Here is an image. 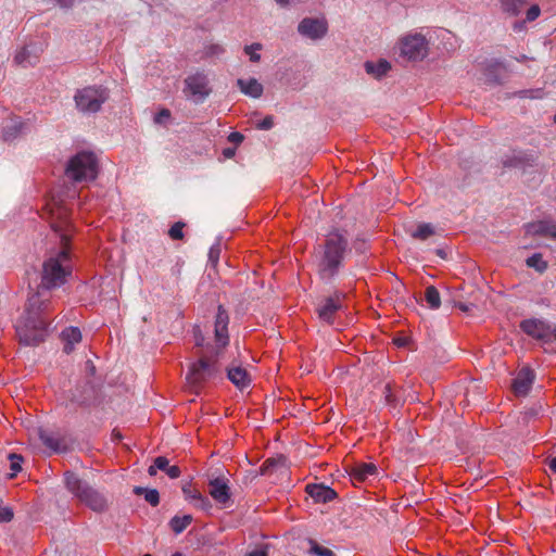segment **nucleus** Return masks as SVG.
<instances>
[{"mask_svg":"<svg viewBox=\"0 0 556 556\" xmlns=\"http://www.w3.org/2000/svg\"><path fill=\"white\" fill-rule=\"evenodd\" d=\"M71 225L66 220L52 223L62 249L42 264L41 282L36 292L29 294L21 317L15 323V331L21 344L34 346L42 342L47 334V314L51 307L52 289L60 288L71 275L67 243L71 239Z\"/></svg>","mask_w":556,"mask_h":556,"instance_id":"1","label":"nucleus"},{"mask_svg":"<svg viewBox=\"0 0 556 556\" xmlns=\"http://www.w3.org/2000/svg\"><path fill=\"white\" fill-rule=\"evenodd\" d=\"M348 251V239L339 230L329 232L317 260V274L325 283H332L339 276Z\"/></svg>","mask_w":556,"mask_h":556,"instance_id":"2","label":"nucleus"},{"mask_svg":"<svg viewBox=\"0 0 556 556\" xmlns=\"http://www.w3.org/2000/svg\"><path fill=\"white\" fill-rule=\"evenodd\" d=\"M99 162L94 153L81 151L73 155L66 164L65 175L73 182H88L97 178Z\"/></svg>","mask_w":556,"mask_h":556,"instance_id":"3","label":"nucleus"},{"mask_svg":"<svg viewBox=\"0 0 556 556\" xmlns=\"http://www.w3.org/2000/svg\"><path fill=\"white\" fill-rule=\"evenodd\" d=\"M64 482L66 489L92 510L102 511L106 508V498L93 490L86 481L79 479L76 473L65 472Z\"/></svg>","mask_w":556,"mask_h":556,"instance_id":"4","label":"nucleus"},{"mask_svg":"<svg viewBox=\"0 0 556 556\" xmlns=\"http://www.w3.org/2000/svg\"><path fill=\"white\" fill-rule=\"evenodd\" d=\"M109 90L99 85L77 89L74 94L76 110L84 115L98 113L108 101Z\"/></svg>","mask_w":556,"mask_h":556,"instance_id":"5","label":"nucleus"},{"mask_svg":"<svg viewBox=\"0 0 556 556\" xmlns=\"http://www.w3.org/2000/svg\"><path fill=\"white\" fill-rule=\"evenodd\" d=\"M99 394L98 384L92 379H84L71 393L70 405L88 407L92 405Z\"/></svg>","mask_w":556,"mask_h":556,"instance_id":"6","label":"nucleus"},{"mask_svg":"<svg viewBox=\"0 0 556 556\" xmlns=\"http://www.w3.org/2000/svg\"><path fill=\"white\" fill-rule=\"evenodd\" d=\"M428 53V43L422 35L415 34L404 37L401 41V54L408 60L424 59Z\"/></svg>","mask_w":556,"mask_h":556,"instance_id":"7","label":"nucleus"},{"mask_svg":"<svg viewBox=\"0 0 556 556\" xmlns=\"http://www.w3.org/2000/svg\"><path fill=\"white\" fill-rule=\"evenodd\" d=\"M218 371L216 361L201 358L190 367L187 374V380L192 386H199L216 376Z\"/></svg>","mask_w":556,"mask_h":556,"instance_id":"8","label":"nucleus"},{"mask_svg":"<svg viewBox=\"0 0 556 556\" xmlns=\"http://www.w3.org/2000/svg\"><path fill=\"white\" fill-rule=\"evenodd\" d=\"M185 93L191 98L195 103L203 102L210 94L208 79L206 75L197 73L188 76L185 80Z\"/></svg>","mask_w":556,"mask_h":556,"instance_id":"9","label":"nucleus"},{"mask_svg":"<svg viewBox=\"0 0 556 556\" xmlns=\"http://www.w3.org/2000/svg\"><path fill=\"white\" fill-rule=\"evenodd\" d=\"M228 324L229 316L227 311L219 305L217 308V313L215 316L214 323V336L216 342V351L215 356L219 355V351L224 349L229 343V334H228Z\"/></svg>","mask_w":556,"mask_h":556,"instance_id":"10","label":"nucleus"},{"mask_svg":"<svg viewBox=\"0 0 556 556\" xmlns=\"http://www.w3.org/2000/svg\"><path fill=\"white\" fill-rule=\"evenodd\" d=\"M208 493L212 498L224 508L232 504L228 479L225 477L210 479Z\"/></svg>","mask_w":556,"mask_h":556,"instance_id":"11","label":"nucleus"},{"mask_svg":"<svg viewBox=\"0 0 556 556\" xmlns=\"http://www.w3.org/2000/svg\"><path fill=\"white\" fill-rule=\"evenodd\" d=\"M342 298L343 294L337 291L332 296L324 299L316 308L318 318L327 324H332L336 314L342 308Z\"/></svg>","mask_w":556,"mask_h":556,"instance_id":"12","label":"nucleus"},{"mask_svg":"<svg viewBox=\"0 0 556 556\" xmlns=\"http://www.w3.org/2000/svg\"><path fill=\"white\" fill-rule=\"evenodd\" d=\"M520 328L528 336L547 341L551 339V324L542 319H526L521 321Z\"/></svg>","mask_w":556,"mask_h":556,"instance_id":"13","label":"nucleus"},{"mask_svg":"<svg viewBox=\"0 0 556 556\" xmlns=\"http://www.w3.org/2000/svg\"><path fill=\"white\" fill-rule=\"evenodd\" d=\"M298 31L304 37L317 40L326 35L327 24L325 21L318 18L306 17L300 22Z\"/></svg>","mask_w":556,"mask_h":556,"instance_id":"14","label":"nucleus"},{"mask_svg":"<svg viewBox=\"0 0 556 556\" xmlns=\"http://www.w3.org/2000/svg\"><path fill=\"white\" fill-rule=\"evenodd\" d=\"M260 470L263 476L286 475L288 472V459L283 455L268 458L263 463Z\"/></svg>","mask_w":556,"mask_h":556,"instance_id":"15","label":"nucleus"},{"mask_svg":"<svg viewBox=\"0 0 556 556\" xmlns=\"http://www.w3.org/2000/svg\"><path fill=\"white\" fill-rule=\"evenodd\" d=\"M41 49L36 45L23 47L14 56V62L23 67L33 66L37 63Z\"/></svg>","mask_w":556,"mask_h":556,"instance_id":"16","label":"nucleus"},{"mask_svg":"<svg viewBox=\"0 0 556 556\" xmlns=\"http://www.w3.org/2000/svg\"><path fill=\"white\" fill-rule=\"evenodd\" d=\"M534 381V372L529 368H522L514 379L513 388L517 395H527Z\"/></svg>","mask_w":556,"mask_h":556,"instance_id":"17","label":"nucleus"},{"mask_svg":"<svg viewBox=\"0 0 556 556\" xmlns=\"http://www.w3.org/2000/svg\"><path fill=\"white\" fill-rule=\"evenodd\" d=\"M527 232L534 236H546L556 239V222L544 219L528 224Z\"/></svg>","mask_w":556,"mask_h":556,"instance_id":"18","label":"nucleus"},{"mask_svg":"<svg viewBox=\"0 0 556 556\" xmlns=\"http://www.w3.org/2000/svg\"><path fill=\"white\" fill-rule=\"evenodd\" d=\"M306 492L317 503H328L337 495L330 486L324 484H307Z\"/></svg>","mask_w":556,"mask_h":556,"instance_id":"19","label":"nucleus"},{"mask_svg":"<svg viewBox=\"0 0 556 556\" xmlns=\"http://www.w3.org/2000/svg\"><path fill=\"white\" fill-rule=\"evenodd\" d=\"M378 476V468L372 463H357L351 469L353 481L363 482L371 477Z\"/></svg>","mask_w":556,"mask_h":556,"instance_id":"20","label":"nucleus"},{"mask_svg":"<svg viewBox=\"0 0 556 556\" xmlns=\"http://www.w3.org/2000/svg\"><path fill=\"white\" fill-rule=\"evenodd\" d=\"M237 85L242 93L254 99L262 97L264 88L261 83L255 78L238 79Z\"/></svg>","mask_w":556,"mask_h":556,"instance_id":"21","label":"nucleus"},{"mask_svg":"<svg viewBox=\"0 0 556 556\" xmlns=\"http://www.w3.org/2000/svg\"><path fill=\"white\" fill-rule=\"evenodd\" d=\"M25 123L21 117L11 118L2 128V138L4 141H12L24 132Z\"/></svg>","mask_w":556,"mask_h":556,"instance_id":"22","label":"nucleus"},{"mask_svg":"<svg viewBox=\"0 0 556 556\" xmlns=\"http://www.w3.org/2000/svg\"><path fill=\"white\" fill-rule=\"evenodd\" d=\"M227 377L239 389H244L251 383L250 375L241 366L228 368Z\"/></svg>","mask_w":556,"mask_h":556,"instance_id":"23","label":"nucleus"},{"mask_svg":"<svg viewBox=\"0 0 556 556\" xmlns=\"http://www.w3.org/2000/svg\"><path fill=\"white\" fill-rule=\"evenodd\" d=\"M530 0H498L501 11L510 16H518Z\"/></svg>","mask_w":556,"mask_h":556,"instance_id":"24","label":"nucleus"},{"mask_svg":"<svg viewBox=\"0 0 556 556\" xmlns=\"http://www.w3.org/2000/svg\"><path fill=\"white\" fill-rule=\"evenodd\" d=\"M64 341V352L70 354L74 350V345L81 340V332L77 327H67L61 332Z\"/></svg>","mask_w":556,"mask_h":556,"instance_id":"25","label":"nucleus"},{"mask_svg":"<svg viewBox=\"0 0 556 556\" xmlns=\"http://www.w3.org/2000/svg\"><path fill=\"white\" fill-rule=\"evenodd\" d=\"M365 71L372 77L380 79L387 75L391 70V64L387 60H379L377 62L367 61L365 64Z\"/></svg>","mask_w":556,"mask_h":556,"instance_id":"26","label":"nucleus"},{"mask_svg":"<svg viewBox=\"0 0 556 556\" xmlns=\"http://www.w3.org/2000/svg\"><path fill=\"white\" fill-rule=\"evenodd\" d=\"M533 160L530 157V155L521 152V151H514L511 155L505 156L503 160V165L505 167H516L521 168L526 165H530Z\"/></svg>","mask_w":556,"mask_h":556,"instance_id":"27","label":"nucleus"},{"mask_svg":"<svg viewBox=\"0 0 556 556\" xmlns=\"http://www.w3.org/2000/svg\"><path fill=\"white\" fill-rule=\"evenodd\" d=\"M192 516L191 515H184V516H174L170 521L169 526L170 529L176 533L179 534L182 531L186 530V528L191 523Z\"/></svg>","mask_w":556,"mask_h":556,"instance_id":"28","label":"nucleus"},{"mask_svg":"<svg viewBox=\"0 0 556 556\" xmlns=\"http://www.w3.org/2000/svg\"><path fill=\"white\" fill-rule=\"evenodd\" d=\"M39 438H40L41 442L50 450H52L54 452H60L62 450V443H61L60 439L58 437H55L54 434H52L48 431L41 430L39 432Z\"/></svg>","mask_w":556,"mask_h":556,"instance_id":"29","label":"nucleus"},{"mask_svg":"<svg viewBox=\"0 0 556 556\" xmlns=\"http://www.w3.org/2000/svg\"><path fill=\"white\" fill-rule=\"evenodd\" d=\"M426 302L431 309H438L441 305V298L438 289L434 286H429L425 291Z\"/></svg>","mask_w":556,"mask_h":556,"instance_id":"30","label":"nucleus"},{"mask_svg":"<svg viewBox=\"0 0 556 556\" xmlns=\"http://www.w3.org/2000/svg\"><path fill=\"white\" fill-rule=\"evenodd\" d=\"M434 235V227L429 223L419 224L415 230L410 232L414 239L426 240Z\"/></svg>","mask_w":556,"mask_h":556,"instance_id":"31","label":"nucleus"},{"mask_svg":"<svg viewBox=\"0 0 556 556\" xmlns=\"http://www.w3.org/2000/svg\"><path fill=\"white\" fill-rule=\"evenodd\" d=\"M134 492L137 495H144V500L152 506H156L160 503V494L155 489H146L142 486H136Z\"/></svg>","mask_w":556,"mask_h":556,"instance_id":"32","label":"nucleus"},{"mask_svg":"<svg viewBox=\"0 0 556 556\" xmlns=\"http://www.w3.org/2000/svg\"><path fill=\"white\" fill-rule=\"evenodd\" d=\"M526 264L528 267L534 268L539 273H543L547 269V263L543 260L542 254L534 253L527 258Z\"/></svg>","mask_w":556,"mask_h":556,"instance_id":"33","label":"nucleus"},{"mask_svg":"<svg viewBox=\"0 0 556 556\" xmlns=\"http://www.w3.org/2000/svg\"><path fill=\"white\" fill-rule=\"evenodd\" d=\"M541 14V8L539 4H532L529 7V9L526 11V18L523 22H517L514 24V29H521L523 23L526 22H533L535 21Z\"/></svg>","mask_w":556,"mask_h":556,"instance_id":"34","label":"nucleus"},{"mask_svg":"<svg viewBox=\"0 0 556 556\" xmlns=\"http://www.w3.org/2000/svg\"><path fill=\"white\" fill-rule=\"evenodd\" d=\"M308 543H309L308 554L311 556H337L330 548L319 545L314 540H309Z\"/></svg>","mask_w":556,"mask_h":556,"instance_id":"35","label":"nucleus"},{"mask_svg":"<svg viewBox=\"0 0 556 556\" xmlns=\"http://www.w3.org/2000/svg\"><path fill=\"white\" fill-rule=\"evenodd\" d=\"M191 504L202 510L208 511L212 508L210 500L203 496L201 493H194L192 495Z\"/></svg>","mask_w":556,"mask_h":556,"instance_id":"36","label":"nucleus"},{"mask_svg":"<svg viewBox=\"0 0 556 556\" xmlns=\"http://www.w3.org/2000/svg\"><path fill=\"white\" fill-rule=\"evenodd\" d=\"M10 468H11V477H15L17 472L22 470L23 457L18 454L11 453L9 454Z\"/></svg>","mask_w":556,"mask_h":556,"instance_id":"37","label":"nucleus"},{"mask_svg":"<svg viewBox=\"0 0 556 556\" xmlns=\"http://www.w3.org/2000/svg\"><path fill=\"white\" fill-rule=\"evenodd\" d=\"M262 50V45L258 42H254L250 46L244 47L245 54L249 55L251 62H258L261 60V54L257 51Z\"/></svg>","mask_w":556,"mask_h":556,"instance_id":"38","label":"nucleus"},{"mask_svg":"<svg viewBox=\"0 0 556 556\" xmlns=\"http://www.w3.org/2000/svg\"><path fill=\"white\" fill-rule=\"evenodd\" d=\"M185 224L181 223V222H177L175 223L168 230V235L172 239L174 240H180L184 238V232H182V228H184Z\"/></svg>","mask_w":556,"mask_h":556,"instance_id":"39","label":"nucleus"},{"mask_svg":"<svg viewBox=\"0 0 556 556\" xmlns=\"http://www.w3.org/2000/svg\"><path fill=\"white\" fill-rule=\"evenodd\" d=\"M516 96L518 98H521V99H526V98H529V99H540L542 98V90L541 89H525V90H520L516 93Z\"/></svg>","mask_w":556,"mask_h":556,"instance_id":"40","label":"nucleus"},{"mask_svg":"<svg viewBox=\"0 0 556 556\" xmlns=\"http://www.w3.org/2000/svg\"><path fill=\"white\" fill-rule=\"evenodd\" d=\"M220 251H222V248H220V243L219 242H216L215 244H213L211 248H210V251H208V262L215 266L219 260V255H220Z\"/></svg>","mask_w":556,"mask_h":556,"instance_id":"41","label":"nucleus"},{"mask_svg":"<svg viewBox=\"0 0 556 556\" xmlns=\"http://www.w3.org/2000/svg\"><path fill=\"white\" fill-rule=\"evenodd\" d=\"M170 117V112L167 109L161 110L155 116L154 122L156 124H163L165 121H167Z\"/></svg>","mask_w":556,"mask_h":556,"instance_id":"42","label":"nucleus"},{"mask_svg":"<svg viewBox=\"0 0 556 556\" xmlns=\"http://www.w3.org/2000/svg\"><path fill=\"white\" fill-rule=\"evenodd\" d=\"M274 126V119L271 116H266L257 124V128L262 130H269Z\"/></svg>","mask_w":556,"mask_h":556,"instance_id":"43","label":"nucleus"},{"mask_svg":"<svg viewBox=\"0 0 556 556\" xmlns=\"http://www.w3.org/2000/svg\"><path fill=\"white\" fill-rule=\"evenodd\" d=\"M154 463L157 467V470H162V471H165L167 470L169 464H168V459L165 457V456H157L155 459H154Z\"/></svg>","mask_w":556,"mask_h":556,"instance_id":"44","label":"nucleus"},{"mask_svg":"<svg viewBox=\"0 0 556 556\" xmlns=\"http://www.w3.org/2000/svg\"><path fill=\"white\" fill-rule=\"evenodd\" d=\"M182 492H184L185 498L187 501H189L190 503L192 502V495L194 493H200L199 491L192 489L189 484L182 486Z\"/></svg>","mask_w":556,"mask_h":556,"instance_id":"45","label":"nucleus"},{"mask_svg":"<svg viewBox=\"0 0 556 556\" xmlns=\"http://www.w3.org/2000/svg\"><path fill=\"white\" fill-rule=\"evenodd\" d=\"M85 370H86V374H87L85 379H91V377L94 376L96 367H94V365H93V363L91 361H87L85 363Z\"/></svg>","mask_w":556,"mask_h":556,"instance_id":"46","label":"nucleus"},{"mask_svg":"<svg viewBox=\"0 0 556 556\" xmlns=\"http://www.w3.org/2000/svg\"><path fill=\"white\" fill-rule=\"evenodd\" d=\"M244 136L241 132L233 131L228 136V140L235 144H239L243 141Z\"/></svg>","mask_w":556,"mask_h":556,"instance_id":"47","label":"nucleus"},{"mask_svg":"<svg viewBox=\"0 0 556 556\" xmlns=\"http://www.w3.org/2000/svg\"><path fill=\"white\" fill-rule=\"evenodd\" d=\"M166 475L172 479H176L180 476V468L178 466H168Z\"/></svg>","mask_w":556,"mask_h":556,"instance_id":"48","label":"nucleus"},{"mask_svg":"<svg viewBox=\"0 0 556 556\" xmlns=\"http://www.w3.org/2000/svg\"><path fill=\"white\" fill-rule=\"evenodd\" d=\"M193 333H194L195 344L198 346L203 345L204 337L202 336L200 328L195 327L193 330Z\"/></svg>","mask_w":556,"mask_h":556,"instance_id":"49","label":"nucleus"},{"mask_svg":"<svg viewBox=\"0 0 556 556\" xmlns=\"http://www.w3.org/2000/svg\"><path fill=\"white\" fill-rule=\"evenodd\" d=\"M236 154V149L235 148H226L223 150V155L226 157V159H231Z\"/></svg>","mask_w":556,"mask_h":556,"instance_id":"50","label":"nucleus"},{"mask_svg":"<svg viewBox=\"0 0 556 556\" xmlns=\"http://www.w3.org/2000/svg\"><path fill=\"white\" fill-rule=\"evenodd\" d=\"M248 556H267V552L263 548H257L249 553Z\"/></svg>","mask_w":556,"mask_h":556,"instance_id":"51","label":"nucleus"},{"mask_svg":"<svg viewBox=\"0 0 556 556\" xmlns=\"http://www.w3.org/2000/svg\"><path fill=\"white\" fill-rule=\"evenodd\" d=\"M156 472H157V467H156L155 463H153V465H151V466L149 467V469H148V473H149L150 476H155V475H156Z\"/></svg>","mask_w":556,"mask_h":556,"instance_id":"52","label":"nucleus"},{"mask_svg":"<svg viewBox=\"0 0 556 556\" xmlns=\"http://www.w3.org/2000/svg\"><path fill=\"white\" fill-rule=\"evenodd\" d=\"M548 466H549V469H551L554 473H556V457H555V458H552V459L549 460Z\"/></svg>","mask_w":556,"mask_h":556,"instance_id":"53","label":"nucleus"},{"mask_svg":"<svg viewBox=\"0 0 556 556\" xmlns=\"http://www.w3.org/2000/svg\"><path fill=\"white\" fill-rule=\"evenodd\" d=\"M552 337L556 340V326L551 325V338Z\"/></svg>","mask_w":556,"mask_h":556,"instance_id":"54","label":"nucleus"},{"mask_svg":"<svg viewBox=\"0 0 556 556\" xmlns=\"http://www.w3.org/2000/svg\"><path fill=\"white\" fill-rule=\"evenodd\" d=\"M277 3H279L280 5H286L290 2V0H276Z\"/></svg>","mask_w":556,"mask_h":556,"instance_id":"55","label":"nucleus"},{"mask_svg":"<svg viewBox=\"0 0 556 556\" xmlns=\"http://www.w3.org/2000/svg\"><path fill=\"white\" fill-rule=\"evenodd\" d=\"M438 255H440L442 258H445L446 254L442 250L437 251Z\"/></svg>","mask_w":556,"mask_h":556,"instance_id":"56","label":"nucleus"},{"mask_svg":"<svg viewBox=\"0 0 556 556\" xmlns=\"http://www.w3.org/2000/svg\"><path fill=\"white\" fill-rule=\"evenodd\" d=\"M172 556H182V554H181V553H179V552H176V553H174Z\"/></svg>","mask_w":556,"mask_h":556,"instance_id":"57","label":"nucleus"},{"mask_svg":"<svg viewBox=\"0 0 556 556\" xmlns=\"http://www.w3.org/2000/svg\"><path fill=\"white\" fill-rule=\"evenodd\" d=\"M460 307H462V309L467 311V306L462 305Z\"/></svg>","mask_w":556,"mask_h":556,"instance_id":"58","label":"nucleus"},{"mask_svg":"<svg viewBox=\"0 0 556 556\" xmlns=\"http://www.w3.org/2000/svg\"><path fill=\"white\" fill-rule=\"evenodd\" d=\"M143 556H151L150 554H144Z\"/></svg>","mask_w":556,"mask_h":556,"instance_id":"59","label":"nucleus"},{"mask_svg":"<svg viewBox=\"0 0 556 556\" xmlns=\"http://www.w3.org/2000/svg\"><path fill=\"white\" fill-rule=\"evenodd\" d=\"M554 121H555V123H556V115L554 116Z\"/></svg>","mask_w":556,"mask_h":556,"instance_id":"60","label":"nucleus"}]
</instances>
